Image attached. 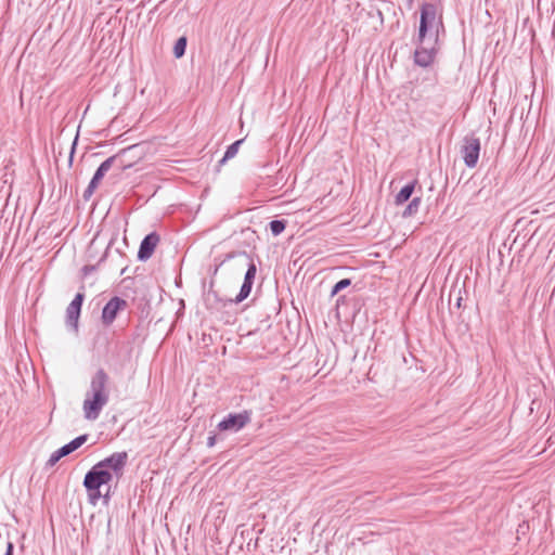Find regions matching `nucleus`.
<instances>
[{"label":"nucleus","instance_id":"f257e3e1","mask_svg":"<svg viewBox=\"0 0 555 555\" xmlns=\"http://www.w3.org/2000/svg\"><path fill=\"white\" fill-rule=\"evenodd\" d=\"M109 377L104 369H99L91 377L90 387L82 403L83 417L88 421L99 418L103 408L109 400L107 390Z\"/></svg>","mask_w":555,"mask_h":555},{"label":"nucleus","instance_id":"f03ea898","mask_svg":"<svg viewBox=\"0 0 555 555\" xmlns=\"http://www.w3.org/2000/svg\"><path fill=\"white\" fill-rule=\"evenodd\" d=\"M440 34L426 33L422 35L421 31L413 38L415 51L413 53V63L422 68L430 67L440 51Z\"/></svg>","mask_w":555,"mask_h":555},{"label":"nucleus","instance_id":"7ed1b4c3","mask_svg":"<svg viewBox=\"0 0 555 555\" xmlns=\"http://www.w3.org/2000/svg\"><path fill=\"white\" fill-rule=\"evenodd\" d=\"M113 477L107 469L94 464L85 475L82 485L88 494L90 504L95 505L102 496L101 487L109 486Z\"/></svg>","mask_w":555,"mask_h":555},{"label":"nucleus","instance_id":"20e7f679","mask_svg":"<svg viewBox=\"0 0 555 555\" xmlns=\"http://www.w3.org/2000/svg\"><path fill=\"white\" fill-rule=\"evenodd\" d=\"M422 35L426 33L444 34L442 12L434 2H424L420 8L418 30Z\"/></svg>","mask_w":555,"mask_h":555},{"label":"nucleus","instance_id":"39448f33","mask_svg":"<svg viewBox=\"0 0 555 555\" xmlns=\"http://www.w3.org/2000/svg\"><path fill=\"white\" fill-rule=\"evenodd\" d=\"M237 256L245 257L248 260V263H247V270L244 275V281L240 288L238 294L236 295L235 298H229L230 304H235V305L241 304L250 295L253 285L255 282L256 273H257L256 263L254 262V260L250 258V256L245 250L228 253L224 257V260H230Z\"/></svg>","mask_w":555,"mask_h":555},{"label":"nucleus","instance_id":"423d86ee","mask_svg":"<svg viewBox=\"0 0 555 555\" xmlns=\"http://www.w3.org/2000/svg\"><path fill=\"white\" fill-rule=\"evenodd\" d=\"M137 145H131L129 147L120 150L117 154L109 156L104 162L100 164V166L96 168L95 172L93 173V177L91 178L93 181L100 182L106 175V172L113 167L116 166L119 170H126L131 167V164H126L124 162V156L134 150Z\"/></svg>","mask_w":555,"mask_h":555},{"label":"nucleus","instance_id":"0eeeda50","mask_svg":"<svg viewBox=\"0 0 555 555\" xmlns=\"http://www.w3.org/2000/svg\"><path fill=\"white\" fill-rule=\"evenodd\" d=\"M251 421V411L243 410L238 413H229L217 425V429L221 433H237L243 429Z\"/></svg>","mask_w":555,"mask_h":555},{"label":"nucleus","instance_id":"6e6552de","mask_svg":"<svg viewBox=\"0 0 555 555\" xmlns=\"http://www.w3.org/2000/svg\"><path fill=\"white\" fill-rule=\"evenodd\" d=\"M480 140L474 134L465 135L461 146V155L467 168H475L480 154Z\"/></svg>","mask_w":555,"mask_h":555},{"label":"nucleus","instance_id":"1a4fd4ad","mask_svg":"<svg viewBox=\"0 0 555 555\" xmlns=\"http://www.w3.org/2000/svg\"><path fill=\"white\" fill-rule=\"evenodd\" d=\"M128 462V453L126 451L114 452L109 456L98 462L96 465L103 469H107L112 477L120 478L124 474Z\"/></svg>","mask_w":555,"mask_h":555},{"label":"nucleus","instance_id":"9d476101","mask_svg":"<svg viewBox=\"0 0 555 555\" xmlns=\"http://www.w3.org/2000/svg\"><path fill=\"white\" fill-rule=\"evenodd\" d=\"M128 307L127 300L119 296L112 297L103 307L101 320L104 326H109L116 320L118 313Z\"/></svg>","mask_w":555,"mask_h":555},{"label":"nucleus","instance_id":"9b49d317","mask_svg":"<svg viewBox=\"0 0 555 555\" xmlns=\"http://www.w3.org/2000/svg\"><path fill=\"white\" fill-rule=\"evenodd\" d=\"M88 440V435L83 434L76 438H74L68 443L62 446L57 450H55L47 461L46 466L47 467H53L64 456L69 455L74 451H76L78 448H80L86 441Z\"/></svg>","mask_w":555,"mask_h":555},{"label":"nucleus","instance_id":"f8f14e48","mask_svg":"<svg viewBox=\"0 0 555 555\" xmlns=\"http://www.w3.org/2000/svg\"><path fill=\"white\" fill-rule=\"evenodd\" d=\"M83 300L85 294L82 292H78L66 308V325L76 333L78 332V321Z\"/></svg>","mask_w":555,"mask_h":555},{"label":"nucleus","instance_id":"ddd939ff","mask_svg":"<svg viewBox=\"0 0 555 555\" xmlns=\"http://www.w3.org/2000/svg\"><path fill=\"white\" fill-rule=\"evenodd\" d=\"M160 236L157 232L153 231L146 234L140 243L137 258L139 261H147L154 254Z\"/></svg>","mask_w":555,"mask_h":555},{"label":"nucleus","instance_id":"4468645a","mask_svg":"<svg viewBox=\"0 0 555 555\" xmlns=\"http://www.w3.org/2000/svg\"><path fill=\"white\" fill-rule=\"evenodd\" d=\"M215 281L211 280L209 283V288L205 289V282L203 283V299L206 308L208 310H220L227 305H231L229 299L222 298L219 294L214 289Z\"/></svg>","mask_w":555,"mask_h":555},{"label":"nucleus","instance_id":"2eb2a0df","mask_svg":"<svg viewBox=\"0 0 555 555\" xmlns=\"http://www.w3.org/2000/svg\"><path fill=\"white\" fill-rule=\"evenodd\" d=\"M416 184L417 180H413L402 186L395 197V204L399 206L406 203L414 193Z\"/></svg>","mask_w":555,"mask_h":555},{"label":"nucleus","instance_id":"dca6fc26","mask_svg":"<svg viewBox=\"0 0 555 555\" xmlns=\"http://www.w3.org/2000/svg\"><path fill=\"white\" fill-rule=\"evenodd\" d=\"M244 142V139H238L236 141H234L233 143H231L224 154H223V157L220 159L219 164L220 165H223L224 163H227L229 159L233 158L237 152H238V149L241 146V144Z\"/></svg>","mask_w":555,"mask_h":555},{"label":"nucleus","instance_id":"f3484780","mask_svg":"<svg viewBox=\"0 0 555 555\" xmlns=\"http://www.w3.org/2000/svg\"><path fill=\"white\" fill-rule=\"evenodd\" d=\"M186 46H188V37L186 36H181L176 40V42L173 44V49H172V53L176 59H181L182 56H184L185 51H186Z\"/></svg>","mask_w":555,"mask_h":555},{"label":"nucleus","instance_id":"a211bd4d","mask_svg":"<svg viewBox=\"0 0 555 555\" xmlns=\"http://www.w3.org/2000/svg\"><path fill=\"white\" fill-rule=\"evenodd\" d=\"M421 203H422V198L420 196L412 198V201L404 208V210L402 212V217L410 218V217L414 216L418 211Z\"/></svg>","mask_w":555,"mask_h":555},{"label":"nucleus","instance_id":"6ab92c4d","mask_svg":"<svg viewBox=\"0 0 555 555\" xmlns=\"http://www.w3.org/2000/svg\"><path fill=\"white\" fill-rule=\"evenodd\" d=\"M287 225V221L284 219H274L270 221L269 229L273 236H278L281 233L284 232L285 228Z\"/></svg>","mask_w":555,"mask_h":555},{"label":"nucleus","instance_id":"aec40b11","mask_svg":"<svg viewBox=\"0 0 555 555\" xmlns=\"http://www.w3.org/2000/svg\"><path fill=\"white\" fill-rule=\"evenodd\" d=\"M350 285H351V280L350 279H341V280H339L332 287L331 296L332 297L336 296L339 292H341L343 289L349 287Z\"/></svg>","mask_w":555,"mask_h":555},{"label":"nucleus","instance_id":"412c9836","mask_svg":"<svg viewBox=\"0 0 555 555\" xmlns=\"http://www.w3.org/2000/svg\"><path fill=\"white\" fill-rule=\"evenodd\" d=\"M98 186H99V183L91 179L87 189L83 191L82 198L86 202L89 201Z\"/></svg>","mask_w":555,"mask_h":555},{"label":"nucleus","instance_id":"4be33fe9","mask_svg":"<svg viewBox=\"0 0 555 555\" xmlns=\"http://www.w3.org/2000/svg\"><path fill=\"white\" fill-rule=\"evenodd\" d=\"M117 235H118V234L116 233V234H114V235L111 237V240H109V242H108V244H107V246H106V249H105V251H104L103 256H102V257L100 258V260H99V264H100L101 262H103V261L106 259V257H107V255H108V250H109V249H111V247L115 244V241H116V238H117Z\"/></svg>","mask_w":555,"mask_h":555},{"label":"nucleus","instance_id":"5701e85b","mask_svg":"<svg viewBox=\"0 0 555 555\" xmlns=\"http://www.w3.org/2000/svg\"><path fill=\"white\" fill-rule=\"evenodd\" d=\"M77 142H78V133L76 134L73 143H72V147H70V152H69V157H68V164L69 166L73 165V160H74V155H75V152H76V146H77Z\"/></svg>","mask_w":555,"mask_h":555},{"label":"nucleus","instance_id":"b1692460","mask_svg":"<svg viewBox=\"0 0 555 555\" xmlns=\"http://www.w3.org/2000/svg\"><path fill=\"white\" fill-rule=\"evenodd\" d=\"M217 440H218L217 434L216 433H210L208 438H207V447L208 448H212L217 443Z\"/></svg>","mask_w":555,"mask_h":555},{"label":"nucleus","instance_id":"393cba45","mask_svg":"<svg viewBox=\"0 0 555 555\" xmlns=\"http://www.w3.org/2000/svg\"><path fill=\"white\" fill-rule=\"evenodd\" d=\"M95 269H96V266L87 264V266L82 267L81 271H82L83 276H87V275L91 274L93 271H95Z\"/></svg>","mask_w":555,"mask_h":555},{"label":"nucleus","instance_id":"a878e982","mask_svg":"<svg viewBox=\"0 0 555 555\" xmlns=\"http://www.w3.org/2000/svg\"><path fill=\"white\" fill-rule=\"evenodd\" d=\"M101 499L103 500L104 505H108V503L111 501V487L109 486L107 487L106 492L102 493Z\"/></svg>","mask_w":555,"mask_h":555},{"label":"nucleus","instance_id":"bb28decb","mask_svg":"<svg viewBox=\"0 0 555 555\" xmlns=\"http://www.w3.org/2000/svg\"><path fill=\"white\" fill-rule=\"evenodd\" d=\"M4 555H14V543L12 541L7 542Z\"/></svg>","mask_w":555,"mask_h":555},{"label":"nucleus","instance_id":"cd10ccee","mask_svg":"<svg viewBox=\"0 0 555 555\" xmlns=\"http://www.w3.org/2000/svg\"><path fill=\"white\" fill-rule=\"evenodd\" d=\"M225 261H227V260H224V259H223V261H222L221 263L217 264V266L214 268V270H212L211 274H212V275H216V274L218 273V270H219L220 266H221L223 262H225Z\"/></svg>","mask_w":555,"mask_h":555},{"label":"nucleus","instance_id":"c85d7f7f","mask_svg":"<svg viewBox=\"0 0 555 555\" xmlns=\"http://www.w3.org/2000/svg\"><path fill=\"white\" fill-rule=\"evenodd\" d=\"M455 305H456L457 308H461V306H462V297L461 296L456 299V304Z\"/></svg>","mask_w":555,"mask_h":555},{"label":"nucleus","instance_id":"c756f323","mask_svg":"<svg viewBox=\"0 0 555 555\" xmlns=\"http://www.w3.org/2000/svg\"><path fill=\"white\" fill-rule=\"evenodd\" d=\"M345 300V296H339L336 300L337 305H339L340 302H344Z\"/></svg>","mask_w":555,"mask_h":555},{"label":"nucleus","instance_id":"7c9ffc66","mask_svg":"<svg viewBox=\"0 0 555 555\" xmlns=\"http://www.w3.org/2000/svg\"><path fill=\"white\" fill-rule=\"evenodd\" d=\"M126 270H127V267H126V268H124V269L120 271V275L125 274Z\"/></svg>","mask_w":555,"mask_h":555},{"label":"nucleus","instance_id":"2f4dec72","mask_svg":"<svg viewBox=\"0 0 555 555\" xmlns=\"http://www.w3.org/2000/svg\"><path fill=\"white\" fill-rule=\"evenodd\" d=\"M414 0H408L409 4L411 5L413 3Z\"/></svg>","mask_w":555,"mask_h":555}]
</instances>
